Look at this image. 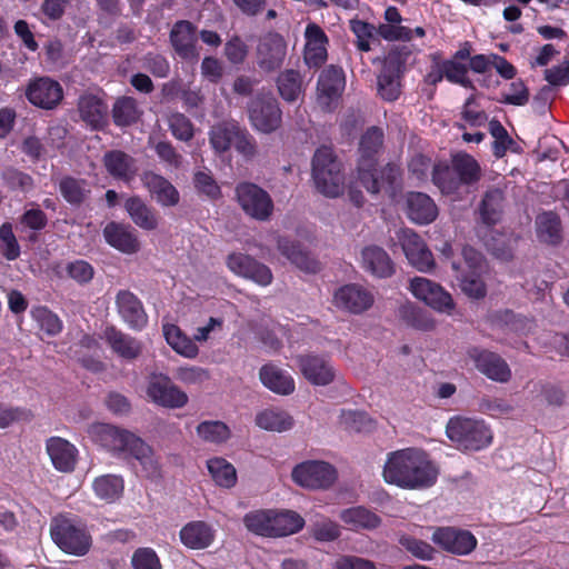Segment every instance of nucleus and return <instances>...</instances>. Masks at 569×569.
<instances>
[{
	"label": "nucleus",
	"mask_w": 569,
	"mask_h": 569,
	"mask_svg": "<svg viewBox=\"0 0 569 569\" xmlns=\"http://www.w3.org/2000/svg\"><path fill=\"white\" fill-rule=\"evenodd\" d=\"M249 112L252 126L261 132H271L281 123V111L273 98L254 100Z\"/></svg>",
	"instance_id": "4be33fe9"
},
{
	"label": "nucleus",
	"mask_w": 569,
	"mask_h": 569,
	"mask_svg": "<svg viewBox=\"0 0 569 569\" xmlns=\"http://www.w3.org/2000/svg\"><path fill=\"white\" fill-rule=\"evenodd\" d=\"M132 566L134 569H161L158 556L150 548L138 549L132 556Z\"/></svg>",
	"instance_id": "e2e57ef3"
},
{
	"label": "nucleus",
	"mask_w": 569,
	"mask_h": 569,
	"mask_svg": "<svg viewBox=\"0 0 569 569\" xmlns=\"http://www.w3.org/2000/svg\"><path fill=\"white\" fill-rule=\"evenodd\" d=\"M243 525L256 536L282 538L299 532L305 526V520L293 510L257 509L244 515Z\"/></svg>",
	"instance_id": "f03ea898"
},
{
	"label": "nucleus",
	"mask_w": 569,
	"mask_h": 569,
	"mask_svg": "<svg viewBox=\"0 0 569 569\" xmlns=\"http://www.w3.org/2000/svg\"><path fill=\"white\" fill-rule=\"evenodd\" d=\"M238 129L234 123H221L211 129L210 143L216 152H224L230 148Z\"/></svg>",
	"instance_id": "09e8293b"
},
{
	"label": "nucleus",
	"mask_w": 569,
	"mask_h": 569,
	"mask_svg": "<svg viewBox=\"0 0 569 569\" xmlns=\"http://www.w3.org/2000/svg\"><path fill=\"white\" fill-rule=\"evenodd\" d=\"M373 296L358 284H346L333 293V305L351 313H361L373 305Z\"/></svg>",
	"instance_id": "a211bd4d"
},
{
	"label": "nucleus",
	"mask_w": 569,
	"mask_h": 569,
	"mask_svg": "<svg viewBox=\"0 0 569 569\" xmlns=\"http://www.w3.org/2000/svg\"><path fill=\"white\" fill-rule=\"evenodd\" d=\"M408 290L417 300L438 313L449 317L456 313L457 303L452 295L431 279L413 277L409 280Z\"/></svg>",
	"instance_id": "1a4fd4ad"
},
{
	"label": "nucleus",
	"mask_w": 569,
	"mask_h": 569,
	"mask_svg": "<svg viewBox=\"0 0 569 569\" xmlns=\"http://www.w3.org/2000/svg\"><path fill=\"white\" fill-rule=\"evenodd\" d=\"M1 251L8 260H14L20 254V247L12 232V227L8 223L0 228Z\"/></svg>",
	"instance_id": "13d9d810"
},
{
	"label": "nucleus",
	"mask_w": 569,
	"mask_h": 569,
	"mask_svg": "<svg viewBox=\"0 0 569 569\" xmlns=\"http://www.w3.org/2000/svg\"><path fill=\"white\" fill-rule=\"evenodd\" d=\"M124 208L131 220L139 228L147 231L156 230L158 228L159 217L153 209L147 206V203H144L140 198H129L124 203Z\"/></svg>",
	"instance_id": "4c0bfd02"
},
{
	"label": "nucleus",
	"mask_w": 569,
	"mask_h": 569,
	"mask_svg": "<svg viewBox=\"0 0 569 569\" xmlns=\"http://www.w3.org/2000/svg\"><path fill=\"white\" fill-rule=\"evenodd\" d=\"M441 70L443 76L451 82L459 83L461 86H469L468 69L465 64L456 60H449L443 62Z\"/></svg>",
	"instance_id": "680f3d73"
},
{
	"label": "nucleus",
	"mask_w": 569,
	"mask_h": 569,
	"mask_svg": "<svg viewBox=\"0 0 569 569\" xmlns=\"http://www.w3.org/2000/svg\"><path fill=\"white\" fill-rule=\"evenodd\" d=\"M237 200L249 217L264 221L273 211V202L262 188L253 183H240L236 189Z\"/></svg>",
	"instance_id": "4468645a"
},
{
	"label": "nucleus",
	"mask_w": 569,
	"mask_h": 569,
	"mask_svg": "<svg viewBox=\"0 0 569 569\" xmlns=\"http://www.w3.org/2000/svg\"><path fill=\"white\" fill-rule=\"evenodd\" d=\"M60 191L68 202L79 203L84 199L89 190L84 181L64 178L60 182Z\"/></svg>",
	"instance_id": "6e6d98bb"
},
{
	"label": "nucleus",
	"mask_w": 569,
	"mask_h": 569,
	"mask_svg": "<svg viewBox=\"0 0 569 569\" xmlns=\"http://www.w3.org/2000/svg\"><path fill=\"white\" fill-rule=\"evenodd\" d=\"M396 239L411 267L425 273L435 270L436 261L433 254L425 240L416 231L409 228H401L396 232Z\"/></svg>",
	"instance_id": "9b49d317"
},
{
	"label": "nucleus",
	"mask_w": 569,
	"mask_h": 569,
	"mask_svg": "<svg viewBox=\"0 0 569 569\" xmlns=\"http://www.w3.org/2000/svg\"><path fill=\"white\" fill-rule=\"evenodd\" d=\"M28 100L43 109H52L62 100L61 86L49 78H39L30 82L26 91Z\"/></svg>",
	"instance_id": "aec40b11"
},
{
	"label": "nucleus",
	"mask_w": 569,
	"mask_h": 569,
	"mask_svg": "<svg viewBox=\"0 0 569 569\" xmlns=\"http://www.w3.org/2000/svg\"><path fill=\"white\" fill-rule=\"evenodd\" d=\"M106 241L114 249L126 254L137 253L141 243L136 232L127 226L110 222L103 229Z\"/></svg>",
	"instance_id": "c85d7f7f"
},
{
	"label": "nucleus",
	"mask_w": 569,
	"mask_h": 569,
	"mask_svg": "<svg viewBox=\"0 0 569 569\" xmlns=\"http://www.w3.org/2000/svg\"><path fill=\"white\" fill-rule=\"evenodd\" d=\"M502 209V192L498 189L486 193L481 207L480 216L485 223L495 224L500 220Z\"/></svg>",
	"instance_id": "de8ad7c7"
},
{
	"label": "nucleus",
	"mask_w": 569,
	"mask_h": 569,
	"mask_svg": "<svg viewBox=\"0 0 569 569\" xmlns=\"http://www.w3.org/2000/svg\"><path fill=\"white\" fill-rule=\"evenodd\" d=\"M227 267L236 276L251 280L261 287L271 284L273 280L269 267L241 252L229 254L227 258Z\"/></svg>",
	"instance_id": "dca6fc26"
},
{
	"label": "nucleus",
	"mask_w": 569,
	"mask_h": 569,
	"mask_svg": "<svg viewBox=\"0 0 569 569\" xmlns=\"http://www.w3.org/2000/svg\"><path fill=\"white\" fill-rule=\"evenodd\" d=\"M103 336L111 349L120 357L126 359L137 358L142 351V343L113 327L107 328Z\"/></svg>",
	"instance_id": "e433bc0d"
},
{
	"label": "nucleus",
	"mask_w": 569,
	"mask_h": 569,
	"mask_svg": "<svg viewBox=\"0 0 569 569\" xmlns=\"http://www.w3.org/2000/svg\"><path fill=\"white\" fill-rule=\"evenodd\" d=\"M197 436L204 442L221 445L231 437V430L223 421H203L197 426Z\"/></svg>",
	"instance_id": "a18cd8bd"
},
{
	"label": "nucleus",
	"mask_w": 569,
	"mask_h": 569,
	"mask_svg": "<svg viewBox=\"0 0 569 569\" xmlns=\"http://www.w3.org/2000/svg\"><path fill=\"white\" fill-rule=\"evenodd\" d=\"M169 127L172 134L179 140L188 141L193 137L192 123L181 113H174L169 118Z\"/></svg>",
	"instance_id": "bf43d9fd"
},
{
	"label": "nucleus",
	"mask_w": 569,
	"mask_h": 569,
	"mask_svg": "<svg viewBox=\"0 0 569 569\" xmlns=\"http://www.w3.org/2000/svg\"><path fill=\"white\" fill-rule=\"evenodd\" d=\"M68 276L79 283L89 282L93 277V268L83 260H76L67 264Z\"/></svg>",
	"instance_id": "338daca9"
},
{
	"label": "nucleus",
	"mask_w": 569,
	"mask_h": 569,
	"mask_svg": "<svg viewBox=\"0 0 569 569\" xmlns=\"http://www.w3.org/2000/svg\"><path fill=\"white\" fill-rule=\"evenodd\" d=\"M312 178L316 188L326 197L335 198L345 190V178L341 163L332 150L327 147L319 148L312 160Z\"/></svg>",
	"instance_id": "423d86ee"
},
{
	"label": "nucleus",
	"mask_w": 569,
	"mask_h": 569,
	"mask_svg": "<svg viewBox=\"0 0 569 569\" xmlns=\"http://www.w3.org/2000/svg\"><path fill=\"white\" fill-rule=\"evenodd\" d=\"M405 211L410 221L417 224H429L438 217V208L433 200L421 192L406 196Z\"/></svg>",
	"instance_id": "a878e982"
},
{
	"label": "nucleus",
	"mask_w": 569,
	"mask_h": 569,
	"mask_svg": "<svg viewBox=\"0 0 569 569\" xmlns=\"http://www.w3.org/2000/svg\"><path fill=\"white\" fill-rule=\"evenodd\" d=\"M104 167L114 178L130 180L134 177L137 168L132 158L121 151H110L104 154Z\"/></svg>",
	"instance_id": "a19ab883"
},
{
	"label": "nucleus",
	"mask_w": 569,
	"mask_h": 569,
	"mask_svg": "<svg viewBox=\"0 0 569 569\" xmlns=\"http://www.w3.org/2000/svg\"><path fill=\"white\" fill-rule=\"evenodd\" d=\"M350 27L357 37L358 48L362 51H369L370 41L373 37V27L361 20H351Z\"/></svg>",
	"instance_id": "69168bd1"
},
{
	"label": "nucleus",
	"mask_w": 569,
	"mask_h": 569,
	"mask_svg": "<svg viewBox=\"0 0 569 569\" xmlns=\"http://www.w3.org/2000/svg\"><path fill=\"white\" fill-rule=\"evenodd\" d=\"M50 533L53 542L63 552L72 556H84L92 545V538L87 527L73 516L59 515L54 517Z\"/></svg>",
	"instance_id": "20e7f679"
},
{
	"label": "nucleus",
	"mask_w": 569,
	"mask_h": 569,
	"mask_svg": "<svg viewBox=\"0 0 569 569\" xmlns=\"http://www.w3.org/2000/svg\"><path fill=\"white\" fill-rule=\"evenodd\" d=\"M296 361L301 376L312 386L325 387L337 378V370L328 357L306 353L298 356Z\"/></svg>",
	"instance_id": "2eb2a0df"
},
{
	"label": "nucleus",
	"mask_w": 569,
	"mask_h": 569,
	"mask_svg": "<svg viewBox=\"0 0 569 569\" xmlns=\"http://www.w3.org/2000/svg\"><path fill=\"white\" fill-rule=\"evenodd\" d=\"M112 114L116 124L129 126L139 119L140 111L133 99L124 97L116 101Z\"/></svg>",
	"instance_id": "3c124183"
},
{
	"label": "nucleus",
	"mask_w": 569,
	"mask_h": 569,
	"mask_svg": "<svg viewBox=\"0 0 569 569\" xmlns=\"http://www.w3.org/2000/svg\"><path fill=\"white\" fill-rule=\"evenodd\" d=\"M293 482L306 489H327L337 479L336 469L321 460H307L297 465L291 471Z\"/></svg>",
	"instance_id": "f8f14e48"
},
{
	"label": "nucleus",
	"mask_w": 569,
	"mask_h": 569,
	"mask_svg": "<svg viewBox=\"0 0 569 569\" xmlns=\"http://www.w3.org/2000/svg\"><path fill=\"white\" fill-rule=\"evenodd\" d=\"M468 357L473 361L478 371L488 379L500 383H506L511 379V369L499 355L471 348L468 350Z\"/></svg>",
	"instance_id": "f3484780"
},
{
	"label": "nucleus",
	"mask_w": 569,
	"mask_h": 569,
	"mask_svg": "<svg viewBox=\"0 0 569 569\" xmlns=\"http://www.w3.org/2000/svg\"><path fill=\"white\" fill-rule=\"evenodd\" d=\"M116 305L123 321L133 330H142L148 323V316L141 301L130 291L122 290L116 297Z\"/></svg>",
	"instance_id": "b1692460"
},
{
	"label": "nucleus",
	"mask_w": 569,
	"mask_h": 569,
	"mask_svg": "<svg viewBox=\"0 0 569 569\" xmlns=\"http://www.w3.org/2000/svg\"><path fill=\"white\" fill-rule=\"evenodd\" d=\"M193 182L199 192H202L210 198H217L220 196V188L209 172L204 170L197 171L194 173Z\"/></svg>",
	"instance_id": "0e129e2a"
},
{
	"label": "nucleus",
	"mask_w": 569,
	"mask_h": 569,
	"mask_svg": "<svg viewBox=\"0 0 569 569\" xmlns=\"http://www.w3.org/2000/svg\"><path fill=\"white\" fill-rule=\"evenodd\" d=\"M432 541L447 551L458 555H467L477 545L476 538L467 531L452 528H439L432 533Z\"/></svg>",
	"instance_id": "393cba45"
},
{
	"label": "nucleus",
	"mask_w": 569,
	"mask_h": 569,
	"mask_svg": "<svg viewBox=\"0 0 569 569\" xmlns=\"http://www.w3.org/2000/svg\"><path fill=\"white\" fill-rule=\"evenodd\" d=\"M254 423L258 428L269 432H286L293 428V417L280 408H264L256 413Z\"/></svg>",
	"instance_id": "72a5a7b5"
},
{
	"label": "nucleus",
	"mask_w": 569,
	"mask_h": 569,
	"mask_svg": "<svg viewBox=\"0 0 569 569\" xmlns=\"http://www.w3.org/2000/svg\"><path fill=\"white\" fill-rule=\"evenodd\" d=\"M162 335L168 346L186 359H194L199 355V347L179 326L167 318L162 321Z\"/></svg>",
	"instance_id": "cd10ccee"
},
{
	"label": "nucleus",
	"mask_w": 569,
	"mask_h": 569,
	"mask_svg": "<svg viewBox=\"0 0 569 569\" xmlns=\"http://www.w3.org/2000/svg\"><path fill=\"white\" fill-rule=\"evenodd\" d=\"M107 110V106L97 96L87 94L80 98L79 111L81 118L92 128H100L106 123Z\"/></svg>",
	"instance_id": "ea45409f"
},
{
	"label": "nucleus",
	"mask_w": 569,
	"mask_h": 569,
	"mask_svg": "<svg viewBox=\"0 0 569 569\" xmlns=\"http://www.w3.org/2000/svg\"><path fill=\"white\" fill-rule=\"evenodd\" d=\"M208 472L216 486L231 489L237 485V470L234 466L222 457H213L207 460Z\"/></svg>",
	"instance_id": "58836bf2"
},
{
	"label": "nucleus",
	"mask_w": 569,
	"mask_h": 569,
	"mask_svg": "<svg viewBox=\"0 0 569 569\" xmlns=\"http://www.w3.org/2000/svg\"><path fill=\"white\" fill-rule=\"evenodd\" d=\"M305 61L310 67H319L327 59V36L323 30L315 23L306 28Z\"/></svg>",
	"instance_id": "473e14b6"
},
{
	"label": "nucleus",
	"mask_w": 569,
	"mask_h": 569,
	"mask_svg": "<svg viewBox=\"0 0 569 569\" xmlns=\"http://www.w3.org/2000/svg\"><path fill=\"white\" fill-rule=\"evenodd\" d=\"M345 88V76L340 68L330 66L325 69L318 81V98L323 104L340 96Z\"/></svg>",
	"instance_id": "f704fd0d"
},
{
	"label": "nucleus",
	"mask_w": 569,
	"mask_h": 569,
	"mask_svg": "<svg viewBox=\"0 0 569 569\" xmlns=\"http://www.w3.org/2000/svg\"><path fill=\"white\" fill-rule=\"evenodd\" d=\"M489 130L491 136L495 139L493 143V153L497 157H503L507 149L511 144V139L508 136L506 129L500 124V122L492 120L489 122Z\"/></svg>",
	"instance_id": "052dcab7"
},
{
	"label": "nucleus",
	"mask_w": 569,
	"mask_h": 569,
	"mask_svg": "<svg viewBox=\"0 0 569 569\" xmlns=\"http://www.w3.org/2000/svg\"><path fill=\"white\" fill-rule=\"evenodd\" d=\"M341 520L351 529H375L381 520L372 511L363 507H352L345 509L340 513Z\"/></svg>",
	"instance_id": "c03bdc74"
},
{
	"label": "nucleus",
	"mask_w": 569,
	"mask_h": 569,
	"mask_svg": "<svg viewBox=\"0 0 569 569\" xmlns=\"http://www.w3.org/2000/svg\"><path fill=\"white\" fill-rule=\"evenodd\" d=\"M381 476L388 485L406 490H422L436 483L438 469L426 451L408 447L386 455Z\"/></svg>",
	"instance_id": "f257e3e1"
},
{
	"label": "nucleus",
	"mask_w": 569,
	"mask_h": 569,
	"mask_svg": "<svg viewBox=\"0 0 569 569\" xmlns=\"http://www.w3.org/2000/svg\"><path fill=\"white\" fill-rule=\"evenodd\" d=\"M176 379L183 385H200L209 379L206 369L196 366H183L176 370Z\"/></svg>",
	"instance_id": "4d7b16f0"
},
{
	"label": "nucleus",
	"mask_w": 569,
	"mask_h": 569,
	"mask_svg": "<svg viewBox=\"0 0 569 569\" xmlns=\"http://www.w3.org/2000/svg\"><path fill=\"white\" fill-rule=\"evenodd\" d=\"M32 317L37 321L41 330L49 336H57L62 330V322L57 315L48 310L47 308L40 307L32 311Z\"/></svg>",
	"instance_id": "5fc2aeb1"
},
{
	"label": "nucleus",
	"mask_w": 569,
	"mask_h": 569,
	"mask_svg": "<svg viewBox=\"0 0 569 569\" xmlns=\"http://www.w3.org/2000/svg\"><path fill=\"white\" fill-rule=\"evenodd\" d=\"M538 236L547 243H556L559 239V220L552 213H542L537 219Z\"/></svg>",
	"instance_id": "864d4df0"
},
{
	"label": "nucleus",
	"mask_w": 569,
	"mask_h": 569,
	"mask_svg": "<svg viewBox=\"0 0 569 569\" xmlns=\"http://www.w3.org/2000/svg\"><path fill=\"white\" fill-rule=\"evenodd\" d=\"M381 142L382 131L378 128L369 129L360 142L361 160L358 167V177L371 193L389 190L398 176V169L395 166H387L380 171L376 169L372 154L377 152Z\"/></svg>",
	"instance_id": "7ed1b4c3"
},
{
	"label": "nucleus",
	"mask_w": 569,
	"mask_h": 569,
	"mask_svg": "<svg viewBox=\"0 0 569 569\" xmlns=\"http://www.w3.org/2000/svg\"><path fill=\"white\" fill-rule=\"evenodd\" d=\"M181 543L191 550L209 548L216 539L213 527L201 520L190 521L179 532Z\"/></svg>",
	"instance_id": "bb28decb"
},
{
	"label": "nucleus",
	"mask_w": 569,
	"mask_h": 569,
	"mask_svg": "<svg viewBox=\"0 0 569 569\" xmlns=\"http://www.w3.org/2000/svg\"><path fill=\"white\" fill-rule=\"evenodd\" d=\"M92 489L98 499L111 503L122 496L124 485L122 478L114 475H104L93 480Z\"/></svg>",
	"instance_id": "79ce46f5"
},
{
	"label": "nucleus",
	"mask_w": 569,
	"mask_h": 569,
	"mask_svg": "<svg viewBox=\"0 0 569 569\" xmlns=\"http://www.w3.org/2000/svg\"><path fill=\"white\" fill-rule=\"evenodd\" d=\"M88 437L96 445L113 455L128 457L139 437L129 430L108 423L96 422L88 427Z\"/></svg>",
	"instance_id": "9d476101"
},
{
	"label": "nucleus",
	"mask_w": 569,
	"mask_h": 569,
	"mask_svg": "<svg viewBox=\"0 0 569 569\" xmlns=\"http://www.w3.org/2000/svg\"><path fill=\"white\" fill-rule=\"evenodd\" d=\"M286 56V43L281 36L270 33L263 37L258 47V61L261 68L271 71L279 68Z\"/></svg>",
	"instance_id": "7c9ffc66"
},
{
	"label": "nucleus",
	"mask_w": 569,
	"mask_h": 569,
	"mask_svg": "<svg viewBox=\"0 0 569 569\" xmlns=\"http://www.w3.org/2000/svg\"><path fill=\"white\" fill-rule=\"evenodd\" d=\"M259 379L267 389L277 395L288 396L296 389L293 377L274 363L262 366L259 370Z\"/></svg>",
	"instance_id": "c756f323"
},
{
	"label": "nucleus",
	"mask_w": 569,
	"mask_h": 569,
	"mask_svg": "<svg viewBox=\"0 0 569 569\" xmlns=\"http://www.w3.org/2000/svg\"><path fill=\"white\" fill-rule=\"evenodd\" d=\"M446 431L448 438L462 450L477 451L492 441V432L489 427L482 420L475 418H451Z\"/></svg>",
	"instance_id": "0eeeda50"
},
{
	"label": "nucleus",
	"mask_w": 569,
	"mask_h": 569,
	"mask_svg": "<svg viewBox=\"0 0 569 569\" xmlns=\"http://www.w3.org/2000/svg\"><path fill=\"white\" fill-rule=\"evenodd\" d=\"M480 176L478 162L469 154H457L452 159V168L437 164L433 169V181L442 193H453L461 182L470 183Z\"/></svg>",
	"instance_id": "6e6552de"
},
{
	"label": "nucleus",
	"mask_w": 569,
	"mask_h": 569,
	"mask_svg": "<svg viewBox=\"0 0 569 569\" xmlns=\"http://www.w3.org/2000/svg\"><path fill=\"white\" fill-rule=\"evenodd\" d=\"M403 317L410 327L420 331H433L438 326L431 313L418 308L408 307L403 309Z\"/></svg>",
	"instance_id": "603ef678"
},
{
	"label": "nucleus",
	"mask_w": 569,
	"mask_h": 569,
	"mask_svg": "<svg viewBox=\"0 0 569 569\" xmlns=\"http://www.w3.org/2000/svg\"><path fill=\"white\" fill-rule=\"evenodd\" d=\"M279 250L299 269L307 272H316L319 268L318 262L305 252L300 246L290 241H280Z\"/></svg>",
	"instance_id": "49530a36"
},
{
	"label": "nucleus",
	"mask_w": 569,
	"mask_h": 569,
	"mask_svg": "<svg viewBox=\"0 0 569 569\" xmlns=\"http://www.w3.org/2000/svg\"><path fill=\"white\" fill-rule=\"evenodd\" d=\"M143 182L151 196L162 207H173L178 204L180 196L176 187L161 176L156 173H146Z\"/></svg>",
	"instance_id": "c9c22d12"
},
{
	"label": "nucleus",
	"mask_w": 569,
	"mask_h": 569,
	"mask_svg": "<svg viewBox=\"0 0 569 569\" xmlns=\"http://www.w3.org/2000/svg\"><path fill=\"white\" fill-rule=\"evenodd\" d=\"M452 269L457 271V281L460 290L470 299H482L487 293L483 274L487 264L482 256L472 248H463L462 261H452Z\"/></svg>",
	"instance_id": "39448f33"
},
{
	"label": "nucleus",
	"mask_w": 569,
	"mask_h": 569,
	"mask_svg": "<svg viewBox=\"0 0 569 569\" xmlns=\"http://www.w3.org/2000/svg\"><path fill=\"white\" fill-rule=\"evenodd\" d=\"M46 450L58 471L71 472L74 470L79 451L70 441L61 437H51L46 442Z\"/></svg>",
	"instance_id": "5701e85b"
},
{
	"label": "nucleus",
	"mask_w": 569,
	"mask_h": 569,
	"mask_svg": "<svg viewBox=\"0 0 569 569\" xmlns=\"http://www.w3.org/2000/svg\"><path fill=\"white\" fill-rule=\"evenodd\" d=\"M170 42L181 59L191 62L199 59L198 36L196 28L190 22H177L170 32Z\"/></svg>",
	"instance_id": "6ab92c4d"
},
{
	"label": "nucleus",
	"mask_w": 569,
	"mask_h": 569,
	"mask_svg": "<svg viewBox=\"0 0 569 569\" xmlns=\"http://www.w3.org/2000/svg\"><path fill=\"white\" fill-rule=\"evenodd\" d=\"M361 266L378 278H388L395 273V264L389 254L380 247L368 246L361 250Z\"/></svg>",
	"instance_id": "2f4dec72"
},
{
	"label": "nucleus",
	"mask_w": 569,
	"mask_h": 569,
	"mask_svg": "<svg viewBox=\"0 0 569 569\" xmlns=\"http://www.w3.org/2000/svg\"><path fill=\"white\" fill-rule=\"evenodd\" d=\"M400 56L396 52H390L383 63V70L378 77V92L382 99L388 101L396 100L400 94L399 76L403 64Z\"/></svg>",
	"instance_id": "412c9836"
},
{
	"label": "nucleus",
	"mask_w": 569,
	"mask_h": 569,
	"mask_svg": "<svg viewBox=\"0 0 569 569\" xmlns=\"http://www.w3.org/2000/svg\"><path fill=\"white\" fill-rule=\"evenodd\" d=\"M278 90L284 100H297L302 92V81L299 73L293 70L282 72L278 78Z\"/></svg>",
	"instance_id": "8fccbe9b"
},
{
	"label": "nucleus",
	"mask_w": 569,
	"mask_h": 569,
	"mask_svg": "<svg viewBox=\"0 0 569 569\" xmlns=\"http://www.w3.org/2000/svg\"><path fill=\"white\" fill-rule=\"evenodd\" d=\"M129 456L139 461L144 477L156 478L160 475V465L153 450L141 438L138 439Z\"/></svg>",
	"instance_id": "37998d69"
},
{
	"label": "nucleus",
	"mask_w": 569,
	"mask_h": 569,
	"mask_svg": "<svg viewBox=\"0 0 569 569\" xmlns=\"http://www.w3.org/2000/svg\"><path fill=\"white\" fill-rule=\"evenodd\" d=\"M146 395L151 402L169 409L183 408L189 401L188 395L163 373L148 377Z\"/></svg>",
	"instance_id": "ddd939ff"
},
{
	"label": "nucleus",
	"mask_w": 569,
	"mask_h": 569,
	"mask_svg": "<svg viewBox=\"0 0 569 569\" xmlns=\"http://www.w3.org/2000/svg\"><path fill=\"white\" fill-rule=\"evenodd\" d=\"M400 543L415 557L422 560H429L433 556L432 547L425 542L410 537H403L400 539Z\"/></svg>",
	"instance_id": "774afa93"
}]
</instances>
